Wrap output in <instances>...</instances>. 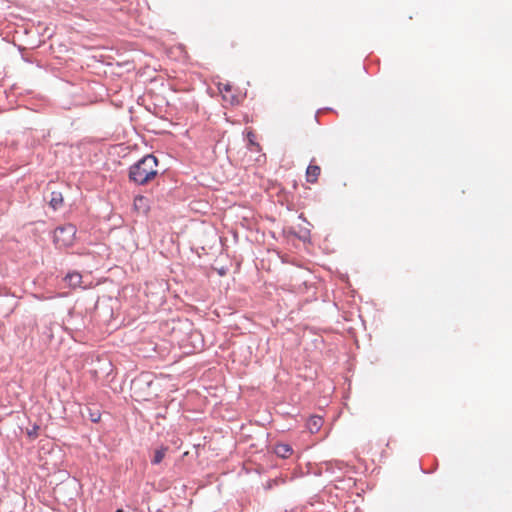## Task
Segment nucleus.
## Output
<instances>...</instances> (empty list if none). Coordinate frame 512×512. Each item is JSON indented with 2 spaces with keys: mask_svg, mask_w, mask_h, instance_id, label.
<instances>
[{
  "mask_svg": "<svg viewBox=\"0 0 512 512\" xmlns=\"http://www.w3.org/2000/svg\"><path fill=\"white\" fill-rule=\"evenodd\" d=\"M158 160L153 155H146L129 170V178L137 184L144 185L157 175Z\"/></svg>",
  "mask_w": 512,
  "mask_h": 512,
  "instance_id": "1",
  "label": "nucleus"
},
{
  "mask_svg": "<svg viewBox=\"0 0 512 512\" xmlns=\"http://www.w3.org/2000/svg\"><path fill=\"white\" fill-rule=\"evenodd\" d=\"M76 226L73 224H65L57 227L54 231V243L59 248L70 247L76 239Z\"/></svg>",
  "mask_w": 512,
  "mask_h": 512,
  "instance_id": "2",
  "label": "nucleus"
},
{
  "mask_svg": "<svg viewBox=\"0 0 512 512\" xmlns=\"http://www.w3.org/2000/svg\"><path fill=\"white\" fill-rule=\"evenodd\" d=\"M218 89L223 97V100L231 105L239 103V97L233 93L232 86L229 83H219Z\"/></svg>",
  "mask_w": 512,
  "mask_h": 512,
  "instance_id": "3",
  "label": "nucleus"
},
{
  "mask_svg": "<svg viewBox=\"0 0 512 512\" xmlns=\"http://www.w3.org/2000/svg\"><path fill=\"white\" fill-rule=\"evenodd\" d=\"M313 161H311L306 169V180L309 183H316L321 174L320 166L313 164Z\"/></svg>",
  "mask_w": 512,
  "mask_h": 512,
  "instance_id": "4",
  "label": "nucleus"
},
{
  "mask_svg": "<svg viewBox=\"0 0 512 512\" xmlns=\"http://www.w3.org/2000/svg\"><path fill=\"white\" fill-rule=\"evenodd\" d=\"M323 422L324 421L321 416L313 415L308 419L306 426L311 433H317L322 427Z\"/></svg>",
  "mask_w": 512,
  "mask_h": 512,
  "instance_id": "5",
  "label": "nucleus"
},
{
  "mask_svg": "<svg viewBox=\"0 0 512 512\" xmlns=\"http://www.w3.org/2000/svg\"><path fill=\"white\" fill-rule=\"evenodd\" d=\"M64 281L70 288L75 289L77 287H80L82 283V275L78 272L68 273L65 276Z\"/></svg>",
  "mask_w": 512,
  "mask_h": 512,
  "instance_id": "6",
  "label": "nucleus"
},
{
  "mask_svg": "<svg viewBox=\"0 0 512 512\" xmlns=\"http://www.w3.org/2000/svg\"><path fill=\"white\" fill-rule=\"evenodd\" d=\"M274 452L278 457L285 459V458H289L292 455L293 449L288 444L279 443V444L275 445Z\"/></svg>",
  "mask_w": 512,
  "mask_h": 512,
  "instance_id": "7",
  "label": "nucleus"
},
{
  "mask_svg": "<svg viewBox=\"0 0 512 512\" xmlns=\"http://www.w3.org/2000/svg\"><path fill=\"white\" fill-rule=\"evenodd\" d=\"M134 209L138 212L146 213L149 209L148 199L144 196H136L133 203Z\"/></svg>",
  "mask_w": 512,
  "mask_h": 512,
  "instance_id": "8",
  "label": "nucleus"
},
{
  "mask_svg": "<svg viewBox=\"0 0 512 512\" xmlns=\"http://www.w3.org/2000/svg\"><path fill=\"white\" fill-rule=\"evenodd\" d=\"M63 195L61 192L59 191H53L51 193V198H50V201H49V205L54 209V210H57L59 209L62 204H63Z\"/></svg>",
  "mask_w": 512,
  "mask_h": 512,
  "instance_id": "9",
  "label": "nucleus"
},
{
  "mask_svg": "<svg viewBox=\"0 0 512 512\" xmlns=\"http://www.w3.org/2000/svg\"><path fill=\"white\" fill-rule=\"evenodd\" d=\"M168 451V447H160L154 451L153 458L151 460L152 464L157 465L162 462L164 459L166 452Z\"/></svg>",
  "mask_w": 512,
  "mask_h": 512,
  "instance_id": "10",
  "label": "nucleus"
},
{
  "mask_svg": "<svg viewBox=\"0 0 512 512\" xmlns=\"http://www.w3.org/2000/svg\"><path fill=\"white\" fill-rule=\"evenodd\" d=\"M247 140L251 147H255V151L260 150V145L256 142V135L252 130L247 131Z\"/></svg>",
  "mask_w": 512,
  "mask_h": 512,
  "instance_id": "11",
  "label": "nucleus"
},
{
  "mask_svg": "<svg viewBox=\"0 0 512 512\" xmlns=\"http://www.w3.org/2000/svg\"><path fill=\"white\" fill-rule=\"evenodd\" d=\"M37 430H38V427H37V426H34L32 430H29V431L27 432L28 436H29V437H31V438H33V439H34V438H36V437L38 436V432H37Z\"/></svg>",
  "mask_w": 512,
  "mask_h": 512,
  "instance_id": "12",
  "label": "nucleus"
},
{
  "mask_svg": "<svg viewBox=\"0 0 512 512\" xmlns=\"http://www.w3.org/2000/svg\"><path fill=\"white\" fill-rule=\"evenodd\" d=\"M146 384L150 387L152 385V381L151 380H147Z\"/></svg>",
  "mask_w": 512,
  "mask_h": 512,
  "instance_id": "13",
  "label": "nucleus"
},
{
  "mask_svg": "<svg viewBox=\"0 0 512 512\" xmlns=\"http://www.w3.org/2000/svg\"><path fill=\"white\" fill-rule=\"evenodd\" d=\"M98 419H99V417H97V418H96V415H93L92 420H93L94 422L98 421Z\"/></svg>",
  "mask_w": 512,
  "mask_h": 512,
  "instance_id": "14",
  "label": "nucleus"
},
{
  "mask_svg": "<svg viewBox=\"0 0 512 512\" xmlns=\"http://www.w3.org/2000/svg\"><path fill=\"white\" fill-rule=\"evenodd\" d=\"M98 419H99V417H97V418H96V415H93L92 420H93L94 422L98 421Z\"/></svg>",
  "mask_w": 512,
  "mask_h": 512,
  "instance_id": "15",
  "label": "nucleus"
}]
</instances>
